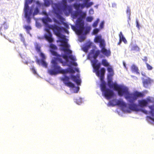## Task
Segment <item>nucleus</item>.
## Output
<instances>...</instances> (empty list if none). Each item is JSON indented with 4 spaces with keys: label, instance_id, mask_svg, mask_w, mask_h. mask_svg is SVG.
Segmentation results:
<instances>
[{
    "label": "nucleus",
    "instance_id": "obj_53",
    "mask_svg": "<svg viewBox=\"0 0 154 154\" xmlns=\"http://www.w3.org/2000/svg\"><path fill=\"white\" fill-rule=\"evenodd\" d=\"M136 26L138 28H139L140 25L138 23V21L137 20L136 21Z\"/></svg>",
    "mask_w": 154,
    "mask_h": 154
},
{
    "label": "nucleus",
    "instance_id": "obj_26",
    "mask_svg": "<svg viewBox=\"0 0 154 154\" xmlns=\"http://www.w3.org/2000/svg\"><path fill=\"white\" fill-rule=\"evenodd\" d=\"M102 64L105 67H107L110 66L108 62L107 61L106 59H103L101 61Z\"/></svg>",
    "mask_w": 154,
    "mask_h": 154
},
{
    "label": "nucleus",
    "instance_id": "obj_22",
    "mask_svg": "<svg viewBox=\"0 0 154 154\" xmlns=\"http://www.w3.org/2000/svg\"><path fill=\"white\" fill-rule=\"evenodd\" d=\"M42 21L43 23L46 25V26L48 28H49L48 25V22H50L51 21V19L49 17H47L46 18H44L42 19Z\"/></svg>",
    "mask_w": 154,
    "mask_h": 154
},
{
    "label": "nucleus",
    "instance_id": "obj_46",
    "mask_svg": "<svg viewBox=\"0 0 154 154\" xmlns=\"http://www.w3.org/2000/svg\"><path fill=\"white\" fill-rule=\"evenodd\" d=\"M50 48H57V47L54 45L51 44L50 45Z\"/></svg>",
    "mask_w": 154,
    "mask_h": 154
},
{
    "label": "nucleus",
    "instance_id": "obj_36",
    "mask_svg": "<svg viewBox=\"0 0 154 154\" xmlns=\"http://www.w3.org/2000/svg\"><path fill=\"white\" fill-rule=\"evenodd\" d=\"M50 3L48 0H45L44 2V5L45 6L48 7L49 6Z\"/></svg>",
    "mask_w": 154,
    "mask_h": 154
},
{
    "label": "nucleus",
    "instance_id": "obj_25",
    "mask_svg": "<svg viewBox=\"0 0 154 154\" xmlns=\"http://www.w3.org/2000/svg\"><path fill=\"white\" fill-rule=\"evenodd\" d=\"M146 100L147 105L148 103H153L154 102V98L152 97H149Z\"/></svg>",
    "mask_w": 154,
    "mask_h": 154
},
{
    "label": "nucleus",
    "instance_id": "obj_23",
    "mask_svg": "<svg viewBox=\"0 0 154 154\" xmlns=\"http://www.w3.org/2000/svg\"><path fill=\"white\" fill-rule=\"evenodd\" d=\"M131 69L132 72H135L137 74H139L138 67L134 65H133L131 66Z\"/></svg>",
    "mask_w": 154,
    "mask_h": 154
},
{
    "label": "nucleus",
    "instance_id": "obj_9",
    "mask_svg": "<svg viewBox=\"0 0 154 154\" xmlns=\"http://www.w3.org/2000/svg\"><path fill=\"white\" fill-rule=\"evenodd\" d=\"M95 72L97 75L99 77L100 81L102 82L104 81V76L105 73L106 72V70L105 68L103 67L101 68L100 70H99V69H98V70H94Z\"/></svg>",
    "mask_w": 154,
    "mask_h": 154
},
{
    "label": "nucleus",
    "instance_id": "obj_33",
    "mask_svg": "<svg viewBox=\"0 0 154 154\" xmlns=\"http://www.w3.org/2000/svg\"><path fill=\"white\" fill-rule=\"evenodd\" d=\"M103 40V39H101V37L97 36H96L95 39H94V42H99L100 43V41Z\"/></svg>",
    "mask_w": 154,
    "mask_h": 154
},
{
    "label": "nucleus",
    "instance_id": "obj_32",
    "mask_svg": "<svg viewBox=\"0 0 154 154\" xmlns=\"http://www.w3.org/2000/svg\"><path fill=\"white\" fill-rule=\"evenodd\" d=\"M57 49H50V51L51 52L52 54L53 55L56 56H58V55L57 52L55 51L54 50Z\"/></svg>",
    "mask_w": 154,
    "mask_h": 154
},
{
    "label": "nucleus",
    "instance_id": "obj_64",
    "mask_svg": "<svg viewBox=\"0 0 154 154\" xmlns=\"http://www.w3.org/2000/svg\"><path fill=\"white\" fill-rule=\"evenodd\" d=\"M40 47H36L35 48H40Z\"/></svg>",
    "mask_w": 154,
    "mask_h": 154
},
{
    "label": "nucleus",
    "instance_id": "obj_45",
    "mask_svg": "<svg viewBox=\"0 0 154 154\" xmlns=\"http://www.w3.org/2000/svg\"><path fill=\"white\" fill-rule=\"evenodd\" d=\"M29 11H28V14L29 16H30L32 14L33 10L32 9H31L29 10Z\"/></svg>",
    "mask_w": 154,
    "mask_h": 154
},
{
    "label": "nucleus",
    "instance_id": "obj_13",
    "mask_svg": "<svg viewBox=\"0 0 154 154\" xmlns=\"http://www.w3.org/2000/svg\"><path fill=\"white\" fill-rule=\"evenodd\" d=\"M8 26L6 22H4L0 27V34L2 35L5 32V30L8 29Z\"/></svg>",
    "mask_w": 154,
    "mask_h": 154
},
{
    "label": "nucleus",
    "instance_id": "obj_3",
    "mask_svg": "<svg viewBox=\"0 0 154 154\" xmlns=\"http://www.w3.org/2000/svg\"><path fill=\"white\" fill-rule=\"evenodd\" d=\"M63 51L65 54L62 55V57L65 60V63H71L72 65L75 66L78 65L77 63L75 62L76 59V57L71 54L72 52L70 49H60Z\"/></svg>",
    "mask_w": 154,
    "mask_h": 154
},
{
    "label": "nucleus",
    "instance_id": "obj_57",
    "mask_svg": "<svg viewBox=\"0 0 154 154\" xmlns=\"http://www.w3.org/2000/svg\"><path fill=\"white\" fill-rule=\"evenodd\" d=\"M84 51H87L89 49H82Z\"/></svg>",
    "mask_w": 154,
    "mask_h": 154
},
{
    "label": "nucleus",
    "instance_id": "obj_11",
    "mask_svg": "<svg viewBox=\"0 0 154 154\" xmlns=\"http://www.w3.org/2000/svg\"><path fill=\"white\" fill-rule=\"evenodd\" d=\"M153 81L149 78H148L146 79H143V86L146 88H147L151 85Z\"/></svg>",
    "mask_w": 154,
    "mask_h": 154
},
{
    "label": "nucleus",
    "instance_id": "obj_7",
    "mask_svg": "<svg viewBox=\"0 0 154 154\" xmlns=\"http://www.w3.org/2000/svg\"><path fill=\"white\" fill-rule=\"evenodd\" d=\"M80 1H84V3L83 4H77L76 3H74L73 6L74 8L77 10H79L80 8L83 9L85 7L88 8L92 5L94 3L92 2H90L89 1L90 0H79Z\"/></svg>",
    "mask_w": 154,
    "mask_h": 154
},
{
    "label": "nucleus",
    "instance_id": "obj_19",
    "mask_svg": "<svg viewBox=\"0 0 154 154\" xmlns=\"http://www.w3.org/2000/svg\"><path fill=\"white\" fill-rule=\"evenodd\" d=\"M138 102L139 105L141 107H143L147 106V102L146 101V100L143 99L139 100Z\"/></svg>",
    "mask_w": 154,
    "mask_h": 154
},
{
    "label": "nucleus",
    "instance_id": "obj_38",
    "mask_svg": "<svg viewBox=\"0 0 154 154\" xmlns=\"http://www.w3.org/2000/svg\"><path fill=\"white\" fill-rule=\"evenodd\" d=\"M98 21L99 19H97V20H96L93 23L92 25L93 27H95L97 26L98 23Z\"/></svg>",
    "mask_w": 154,
    "mask_h": 154
},
{
    "label": "nucleus",
    "instance_id": "obj_8",
    "mask_svg": "<svg viewBox=\"0 0 154 154\" xmlns=\"http://www.w3.org/2000/svg\"><path fill=\"white\" fill-rule=\"evenodd\" d=\"M49 28L52 29L55 34L59 38H63V36L60 32L61 31V28L56 25H48Z\"/></svg>",
    "mask_w": 154,
    "mask_h": 154
},
{
    "label": "nucleus",
    "instance_id": "obj_50",
    "mask_svg": "<svg viewBox=\"0 0 154 154\" xmlns=\"http://www.w3.org/2000/svg\"><path fill=\"white\" fill-rule=\"evenodd\" d=\"M85 16H86V14H83L82 15H81V17H79V18H82V20H83V18H85Z\"/></svg>",
    "mask_w": 154,
    "mask_h": 154
},
{
    "label": "nucleus",
    "instance_id": "obj_44",
    "mask_svg": "<svg viewBox=\"0 0 154 154\" xmlns=\"http://www.w3.org/2000/svg\"><path fill=\"white\" fill-rule=\"evenodd\" d=\"M99 29H95L93 30V33L94 34H96L99 32Z\"/></svg>",
    "mask_w": 154,
    "mask_h": 154
},
{
    "label": "nucleus",
    "instance_id": "obj_16",
    "mask_svg": "<svg viewBox=\"0 0 154 154\" xmlns=\"http://www.w3.org/2000/svg\"><path fill=\"white\" fill-rule=\"evenodd\" d=\"M44 37L46 40L49 42L51 43L53 42V39L52 38V35L51 33L45 34L44 35Z\"/></svg>",
    "mask_w": 154,
    "mask_h": 154
},
{
    "label": "nucleus",
    "instance_id": "obj_17",
    "mask_svg": "<svg viewBox=\"0 0 154 154\" xmlns=\"http://www.w3.org/2000/svg\"><path fill=\"white\" fill-rule=\"evenodd\" d=\"M36 62L39 65H40V64H41L45 68H47V64L45 61V60L37 59L36 60Z\"/></svg>",
    "mask_w": 154,
    "mask_h": 154
},
{
    "label": "nucleus",
    "instance_id": "obj_12",
    "mask_svg": "<svg viewBox=\"0 0 154 154\" xmlns=\"http://www.w3.org/2000/svg\"><path fill=\"white\" fill-rule=\"evenodd\" d=\"M62 39H62V40L57 41V42H61L60 45L63 47L62 48H69L70 47V45L68 43L67 41L65 39V38L63 37Z\"/></svg>",
    "mask_w": 154,
    "mask_h": 154
},
{
    "label": "nucleus",
    "instance_id": "obj_29",
    "mask_svg": "<svg viewBox=\"0 0 154 154\" xmlns=\"http://www.w3.org/2000/svg\"><path fill=\"white\" fill-rule=\"evenodd\" d=\"M23 27L26 30L28 33H29L30 30L32 29V28L30 26L25 25Z\"/></svg>",
    "mask_w": 154,
    "mask_h": 154
},
{
    "label": "nucleus",
    "instance_id": "obj_5",
    "mask_svg": "<svg viewBox=\"0 0 154 154\" xmlns=\"http://www.w3.org/2000/svg\"><path fill=\"white\" fill-rule=\"evenodd\" d=\"M100 88L103 95L106 99H109L114 96L113 91L106 88V83L105 82H103L101 83Z\"/></svg>",
    "mask_w": 154,
    "mask_h": 154
},
{
    "label": "nucleus",
    "instance_id": "obj_49",
    "mask_svg": "<svg viewBox=\"0 0 154 154\" xmlns=\"http://www.w3.org/2000/svg\"><path fill=\"white\" fill-rule=\"evenodd\" d=\"M104 22L103 21L102 22L100 23V28L102 29L103 27Z\"/></svg>",
    "mask_w": 154,
    "mask_h": 154
},
{
    "label": "nucleus",
    "instance_id": "obj_43",
    "mask_svg": "<svg viewBox=\"0 0 154 154\" xmlns=\"http://www.w3.org/2000/svg\"><path fill=\"white\" fill-rule=\"evenodd\" d=\"M146 64L147 68L148 70H151L152 69V68L150 65L147 63H146Z\"/></svg>",
    "mask_w": 154,
    "mask_h": 154
},
{
    "label": "nucleus",
    "instance_id": "obj_42",
    "mask_svg": "<svg viewBox=\"0 0 154 154\" xmlns=\"http://www.w3.org/2000/svg\"><path fill=\"white\" fill-rule=\"evenodd\" d=\"M63 5V9L64 11H66L68 10L69 6L67 5Z\"/></svg>",
    "mask_w": 154,
    "mask_h": 154
},
{
    "label": "nucleus",
    "instance_id": "obj_51",
    "mask_svg": "<svg viewBox=\"0 0 154 154\" xmlns=\"http://www.w3.org/2000/svg\"><path fill=\"white\" fill-rule=\"evenodd\" d=\"M143 60L146 63V62L147 61V58L146 57H144L143 59Z\"/></svg>",
    "mask_w": 154,
    "mask_h": 154
},
{
    "label": "nucleus",
    "instance_id": "obj_30",
    "mask_svg": "<svg viewBox=\"0 0 154 154\" xmlns=\"http://www.w3.org/2000/svg\"><path fill=\"white\" fill-rule=\"evenodd\" d=\"M29 8L27 3H26L24 7V12L25 14H26V15H27V13H28V11H29Z\"/></svg>",
    "mask_w": 154,
    "mask_h": 154
},
{
    "label": "nucleus",
    "instance_id": "obj_28",
    "mask_svg": "<svg viewBox=\"0 0 154 154\" xmlns=\"http://www.w3.org/2000/svg\"><path fill=\"white\" fill-rule=\"evenodd\" d=\"M100 47V48H105L106 46V44L104 40L103 39L99 43Z\"/></svg>",
    "mask_w": 154,
    "mask_h": 154
},
{
    "label": "nucleus",
    "instance_id": "obj_31",
    "mask_svg": "<svg viewBox=\"0 0 154 154\" xmlns=\"http://www.w3.org/2000/svg\"><path fill=\"white\" fill-rule=\"evenodd\" d=\"M83 30H84V34L86 35L89 32L90 30V27H87L85 28L84 27V29L83 31Z\"/></svg>",
    "mask_w": 154,
    "mask_h": 154
},
{
    "label": "nucleus",
    "instance_id": "obj_48",
    "mask_svg": "<svg viewBox=\"0 0 154 154\" xmlns=\"http://www.w3.org/2000/svg\"><path fill=\"white\" fill-rule=\"evenodd\" d=\"M62 3L63 5H67V0H62Z\"/></svg>",
    "mask_w": 154,
    "mask_h": 154
},
{
    "label": "nucleus",
    "instance_id": "obj_15",
    "mask_svg": "<svg viewBox=\"0 0 154 154\" xmlns=\"http://www.w3.org/2000/svg\"><path fill=\"white\" fill-rule=\"evenodd\" d=\"M94 60L92 61V66L94 70H98L101 66V63H100L97 64L98 62V60L96 59H94Z\"/></svg>",
    "mask_w": 154,
    "mask_h": 154
},
{
    "label": "nucleus",
    "instance_id": "obj_56",
    "mask_svg": "<svg viewBox=\"0 0 154 154\" xmlns=\"http://www.w3.org/2000/svg\"><path fill=\"white\" fill-rule=\"evenodd\" d=\"M29 3H32L33 0H28Z\"/></svg>",
    "mask_w": 154,
    "mask_h": 154
},
{
    "label": "nucleus",
    "instance_id": "obj_34",
    "mask_svg": "<svg viewBox=\"0 0 154 154\" xmlns=\"http://www.w3.org/2000/svg\"><path fill=\"white\" fill-rule=\"evenodd\" d=\"M100 51L99 50L96 51L93 56L94 59H96L97 56L100 54Z\"/></svg>",
    "mask_w": 154,
    "mask_h": 154
},
{
    "label": "nucleus",
    "instance_id": "obj_58",
    "mask_svg": "<svg viewBox=\"0 0 154 154\" xmlns=\"http://www.w3.org/2000/svg\"><path fill=\"white\" fill-rule=\"evenodd\" d=\"M75 70L77 72H79V69L78 68H75Z\"/></svg>",
    "mask_w": 154,
    "mask_h": 154
},
{
    "label": "nucleus",
    "instance_id": "obj_39",
    "mask_svg": "<svg viewBox=\"0 0 154 154\" xmlns=\"http://www.w3.org/2000/svg\"><path fill=\"white\" fill-rule=\"evenodd\" d=\"M93 19L92 17H88L86 18V21L87 22H91Z\"/></svg>",
    "mask_w": 154,
    "mask_h": 154
},
{
    "label": "nucleus",
    "instance_id": "obj_37",
    "mask_svg": "<svg viewBox=\"0 0 154 154\" xmlns=\"http://www.w3.org/2000/svg\"><path fill=\"white\" fill-rule=\"evenodd\" d=\"M27 15H26V14H25V17L27 19V22L28 23H29L30 22V16H29L28 13H27Z\"/></svg>",
    "mask_w": 154,
    "mask_h": 154
},
{
    "label": "nucleus",
    "instance_id": "obj_20",
    "mask_svg": "<svg viewBox=\"0 0 154 154\" xmlns=\"http://www.w3.org/2000/svg\"><path fill=\"white\" fill-rule=\"evenodd\" d=\"M92 46L93 47V48H96V46L94 45L93 43L90 42H88L86 43L85 47L82 48H90Z\"/></svg>",
    "mask_w": 154,
    "mask_h": 154
},
{
    "label": "nucleus",
    "instance_id": "obj_63",
    "mask_svg": "<svg viewBox=\"0 0 154 154\" xmlns=\"http://www.w3.org/2000/svg\"><path fill=\"white\" fill-rule=\"evenodd\" d=\"M121 42H120V40H119V42L118 43V44L119 45L121 43Z\"/></svg>",
    "mask_w": 154,
    "mask_h": 154
},
{
    "label": "nucleus",
    "instance_id": "obj_27",
    "mask_svg": "<svg viewBox=\"0 0 154 154\" xmlns=\"http://www.w3.org/2000/svg\"><path fill=\"white\" fill-rule=\"evenodd\" d=\"M57 17L61 22H63L64 20V19L58 13H56Z\"/></svg>",
    "mask_w": 154,
    "mask_h": 154
},
{
    "label": "nucleus",
    "instance_id": "obj_6",
    "mask_svg": "<svg viewBox=\"0 0 154 154\" xmlns=\"http://www.w3.org/2000/svg\"><path fill=\"white\" fill-rule=\"evenodd\" d=\"M109 103L112 106H114L116 105H119L121 106L123 110L125 112L127 113L131 112V110L128 109H126L127 108V104L122 100H113L111 101Z\"/></svg>",
    "mask_w": 154,
    "mask_h": 154
},
{
    "label": "nucleus",
    "instance_id": "obj_4",
    "mask_svg": "<svg viewBox=\"0 0 154 154\" xmlns=\"http://www.w3.org/2000/svg\"><path fill=\"white\" fill-rule=\"evenodd\" d=\"M84 22L82 18H78L76 21L75 26H72V29L74 31L76 34L78 35H81L84 29Z\"/></svg>",
    "mask_w": 154,
    "mask_h": 154
},
{
    "label": "nucleus",
    "instance_id": "obj_61",
    "mask_svg": "<svg viewBox=\"0 0 154 154\" xmlns=\"http://www.w3.org/2000/svg\"><path fill=\"white\" fill-rule=\"evenodd\" d=\"M104 57L102 55H100V58H102V57Z\"/></svg>",
    "mask_w": 154,
    "mask_h": 154
},
{
    "label": "nucleus",
    "instance_id": "obj_54",
    "mask_svg": "<svg viewBox=\"0 0 154 154\" xmlns=\"http://www.w3.org/2000/svg\"><path fill=\"white\" fill-rule=\"evenodd\" d=\"M127 13L129 14L130 12V10L129 8H128L126 11Z\"/></svg>",
    "mask_w": 154,
    "mask_h": 154
},
{
    "label": "nucleus",
    "instance_id": "obj_52",
    "mask_svg": "<svg viewBox=\"0 0 154 154\" xmlns=\"http://www.w3.org/2000/svg\"><path fill=\"white\" fill-rule=\"evenodd\" d=\"M49 29H50L49 28H47V29H45V30L47 32V34H49V33H51V32H50V31H49Z\"/></svg>",
    "mask_w": 154,
    "mask_h": 154
},
{
    "label": "nucleus",
    "instance_id": "obj_47",
    "mask_svg": "<svg viewBox=\"0 0 154 154\" xmlns=\"http://www.w3.org/2000/svg\"><path fill=\"white\" fill-rule=\"evenodd\" d=\"M31 70L32 72L34 74H36V72L35 71L34 67H33L32 68H31Z\"/></svg>",
    "mask_w": 154,
    "mask_h": 154
},
{
    "label": "nucleus",
    "instance_id": "obj_60",
    "mask_svg": "<svg viewBox=\"0 0 154 154\" xmlns=\"http://www.w3.org/2000/svg\"><path fill=\"white\" fill-rule=\"evenodd\" d=\"M94 49H92V50L91 51L92 52H93L94 51Z\"/></svg>",
    "mask_w": 154,
    "mask_h": 154
},
{
    "label": "nucleus",
    "instance_id": "obj_1",
    "mask_svg": "<svg viewBox=\"0 0 154 154\" xmlns=\"http://www.w3.org/2000/svg\"><path fill=\"white\" fill-rule=\"evenodd\" d=\"M108 85L110 88L117 91L119 96H125V98L129 103L128 105L130 110L136 111H139L138 105L134 103L138 98L144 96L145 94L143 92L136 91L133 93H130L127 87L118 85L116 83H112L110 82H108Z\"/></svg>",
    "mask_w": 154,
    "mask_h": 154
},
{
    "label": "nucleus",
    "instance_id": "obj_10",
    "mask_svg": "<svg viewBox=\"0 0 154 154\" xmlns=\"http://www.w3.org/2000/svg\"><path fill=\"white\" fill-rule=\"evenodd\" d=\"M69 78L67 76H65L62 79V80L63 82L65 85L69 87L73 88L75 87V85L74 84L69 81Z\"/></svg>",
    "mask_w": 154,
    "mask_h": 154
},
{
    "label": "nucleus",
    "instance_id": "obj_24",
    "mask_svg": "<svg viewBox=\"0 0 154 154\" xmlns=\"http://www.w3.org/2000/svg\"><path fill=\"white\" fill-rule=\"evenodd\" d=\"M109 66V67H108L107 68V70L109 73L108 76H113L114 75V72L111 66Z\"/></svg>",
    "mask_w": 154,
    "mask_h": 154
},
{
    "label": "nucleus",
    "instance_id": "obj_55",
    "mask_svg": "<svg viewBox=\"0 0 154 154\" xmlns=\"http://www.w3.org/2000/svg\"><path fill=\"white\" fill-rule=\"evenodd\" d=\"M59 60L60 61V62L61 63H62V64H63V66H64V65H65L64 64V63H63V60H62V59H61V58H59Z\"/></svg>",
    "mask_w": 154,
    "mask_h": 154
},
{
    "label": "nucleus",
    "instance_id": "obj_62",
    "mask_svg": "<svg viewBox=\"0 0 154 154\" xmlns=\"http://www.w3.org/2000/svg\"><path fill=\"white\" fill-rule=\"evenodd\" d=\"M150 119L152 120L153 121H154V118H150Z\"/></svg>",
    "mask_w": 154,
    "mask_h": 154
},
{
    "label": "nucleus",
    "instance_id": "obj_59",
    "mask_svg": "<svg viewBox=\"0 0 154 154\" xmlns=\"http://www.w3.org/2000/svg\"><path fill=\"white\" fill-rule=\"evenodd\" d=\"M36 51L38 52L40 51V49H36Z\"/></svg>",
    "mask_w": 154,
    "mask_h": 154
},
{
    "label": "nucleus",
    "instance_id": "obj_2",
    "mask_svg": "<svg viewBox=\"0 0 154 154\" xmlns=\"http://www.w3.org/2000/svg\"><path fill=\"white\" fill-rule=\"evenodd\" d=\"M51 63H52L51 67L54 69H49L48 71V73L51 75H55L58 73L66 74L68 72L72 73L75 72V71L72 68H70L69 69H62L58 65L56 59L52 60Z\"/></svg>",
    "mask_w": 154,
    "mask_h": 154
},
{
    "label": "nucleus",
    "instance_id": "obj_40",
    "mask_svg": "<svg viewBox=\"0 0 154 154\" xmlns=\"http://www.w3.org/2000/svg\"><path fill=\"white\" fill-rule=\"evenodd\" d=\"M40 56L42 58L41 60H45V55L42 53L41 52L40 53Z\"/></svg>",
    "mask_w": 154,
    "mask_h": 154
},
{
    "label": "nucleus",
    "instance_id": "obj_21",
    "mask_svg": "<svg viewBox=\"0 0 154 154\" xmlns=\"http://www.w3.org/2000/svg\"><path fill=\"white\" fill-rule=\"evenodd\" d=\"M119 36L120 42L123 41L125 43H126L127 42L122 32H120V33L119 35Z\"/></svg>",
    "mask_w": 154,
    "mask_h": 154
},
{
    "label": "nucleus",
    "instance_id": "obj_14",
    "mask_svg": "<svg viewBox=\"0 0 154 154\" xmlns=\"http://www.w3.org/2000/svg\"><path fill=\"white\" fill-rule=\"evenodd\" d=\"M72 80L75 82L78 85H80L81 84V81L79 79V76H76L75 75H71L70 76Z\"/></svg>",
    "mask_w": 154,
    "mask_h": 154
},
{
    "label": "nucleus",
    "instance_id": "obj_41",
    "mask_svg": "<svg viewBox=\"0 0 154 154\" xmlns=\"http://www.w3.org/2000/svg\"><path fill=\"white\" fill-rule=\"evenodd\" d=\"M39 12V10L38 8H36L35 9L34 12L33 13V15H35L37 14Z\"/></svg>",
    "mask_w": 154,
    "mask_h": 154
},
{
    "label": "nucleus",
    "instance_id": "obj_35",
    "mask_svg": "<svg viewBox=\"0 0 154 154\" xmlns=\"http://www.w3.org/2000/svg\"><path fill=\"white\" fill-rule=\"evenodd\" d=\"M19 35L20 38V40L21 41H22L23 43L25 45V47H26V46L27 45L25 43L24 38L23 36V35L21 34H20Z\"/></svg>",
    "mask_w": 154,
    "mask_h": 154
},
{
    "label": "nucleus",
    "instance_id": "obj_18",
    "mask_svg": "<svg viewBox=\"0 0 154 154\" xmlns=\"http://www.w3.org/2000/svg\"><path fill=\"white\" fill-rule=\"evenodd\" d=\"M101 52L106 57H109L110 55L111 52L109 50H107L106 49H101Z\"/></svg>",
    "mask_w": 154,
    "mask_h": 154
}]
</instances>
